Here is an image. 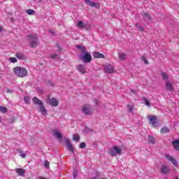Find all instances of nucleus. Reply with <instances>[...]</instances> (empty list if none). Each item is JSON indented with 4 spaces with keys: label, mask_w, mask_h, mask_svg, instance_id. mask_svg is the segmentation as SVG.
<instances>
[{
    "label": "nucleus",
    "mask_w": 179,
    "mask_h": 179,
    "mask_svg": "<svg viewBox=\"0 0 179 179\" xmlns=\"http://www.w3.org/2000/svg\"><path fill=\"white\" fill-rule=\"evenodd\" d=\"M13 73L18 78H26L29 75V71L22 66H16L13 69Z\"/></svg>",
    "instance_id": "1"
},
{
    "label": "nucleus",
    "mask_w": 179,
    "mask_h": 179,
    "mask_svg": "<svg viewBox=\"0 0 179 179\" xmlns=\"http://www.w3.org/2000/svg\"><path fill=\"white\" fill-rule=\"evenodd\" d=\"M28 38L30 41V45L32 48L37 47L38 44V38H37V35H28Z\"/></svg>",
    "instance_id": "2"
},
{
    "label": "nucleus",
    "mask_w": 179,
    "mask_h": 179,
    "mask_svg": "<svg viewBox=\"0 0 179 179\" xmlns=\"http://www.w3.org/2000/svg\"><path fill=\"white\" fill-rule=\"evenodd\" d=\"M122 152V150L121 148L117 147V145H115L113 148L110 149L109 154L110 155V156L114 157L117 156V155H120Z\"/></svg>",
    "instance_id": "3"
},
{
    "label": "nucleus",
    "mask_w": 179,
    "mask_h": 179,
    "mask_svg": "<svg viewBox=\"0 0 179 179\" xmlns=\"http://www.w3.org/2000/svg\"><path fill=\"white\" fill-rule=\"evenodd\" d=\"M80 58L81 61H83V62H85L86 64H88V62L92 61V55H90L89 52L84 53V55H81Z\"/></svg>",
    "instance_id": "4"
},
{
    "label": "nucleus",
    "mask_w": 179,
    "mask_h": 179,
    "mask_svg": "<svg viewBox=\"0 0 179 179\" xmlns=\"http://www.w3.org/2000/svg\"><path fill=\"white\" fill-rule=\"evenodd\" d=\"M165 89L167 92H174V86H173V83L170 80L165 82Z\"/></svg>",
    "instance_id": "5"
},
{
    "label": "nucleus",
    "mask_w": 179,
    "mask_h": 179,
    "mask_svg": "<svg viewBox=\"0 0 179 179\" xmlns=\"http://www.w3.org/2000/svg\"><path fill=\"white\" fill-rule=\"evenodd\" d=\"M92 110L90 105H87L83 108L82 111L84 113L85 115H90V114H92Z\"/></svg>",
    "instance_id": "6"
},
{
    "label": "nucleus",
    "mask_w": 179,
    "mask_h": 179,
    "mask_svg": "<svg viewBox=\"0 0 179 179\" xmlns=\"http://www.w3.org/2000/svg\"><path fill=\"white\" fill-rule=\"evenodd\" d=\"M106 73H113L114 72V66L111 64H106L103 66Z\"/></svg>",
    "instance_id": "7"
},
{
    "label": "nucleus",
    "mask_w": 179,
    "mask_h": 179,
    "mask_svg": "<svg viewBox=\"0 0 179 179\" xmlns=\"http://www.w3.org/2000/svg\"><path fill=\"white\" fill-rule=\"evenodd\" d=\"M148 120L150 121L149 124L152 127H156V124H157V117L155 115H150L148 116Z\"/></svg>",
    "instance_id": "8"
},
{
    "label": "nucleus",
    "mask_w": 179,
    "mask_h": 179,
    "mask_svg": "<svg viewBox=\"0 0 179 179\" xmlns=\"http://www.w3.org/2000/svg\"><path fill=\"white\" fill-rule=\"evenodd\" d=\"M85 2L87 3V5H90V6L92 8H97L98 9L100 8V3H95L91 1L90 0H85Z\"/></svg>",
    "instance_id": "9"
},
{
    "label": "nucleus",
    "mask_w": 179,
    "mask_h": 179,
    "mask_svg": "<svg viewBox=\"0 0 179 179\" xmlns=\"http://www.w3.org/2000/svg\"><path fill=\"white\" fill-rule=\"evenodd\" d=\"M166 159H167V160H169V162H171L173 164V166H175V167H178V163L177 162V160L174 158H173V157L166 155L165 156Z\"/></svg>",
    "instance_id": "10"
},
{
    "label": "nucleus",
    "mask_w": 179,
    "mask_h": 179,
    "mask_svg": "<svg viewBox=\"0 0 179 179\" xmlns=\"http://www.w3.org/2000/svg\"><path fill=\"white\" fill-rule=\"evenodd\" d=\"M59 103V101L57 99L52 98L49 99V104L52 106V107H57L58 106V104Z\"/></svg>",
    "instance_id": "11"
},
{
    "label": "nucleus",
    "mask_w": 179,
    "mask_h": 179,
    "mask_svg": "<svg viewBox=\"0 0 179 179\" xmlns=\"http://www.w3.org/2000/svg\"><path fill=\"white\" fill-rule=\"evenodd\" d=\"M66 146L68 150H69V152H71L72 153H73V152H75V149L72 146V143L68 138L66 139Z\"/></svg>",
    "instance_id": "12"
},
{
    "label": "nucleus",
    "mask_w": 179,
    "mask_h": 179,
    "mask_svg": "<svg viewBox=\"0 0 179 179\" xmlns=\"http://www.w3.org/2000/svg\"><path fill=\"white\" fill-rule=\"evenodd\" d=\"M77 71L78 72H80V73H82L83 75L86 73V68L82 64H79L77 66Z\"/></svg>",
    "instance_id": "13"
},
{
    "label": "nucleus",
    "mask_w": 179,
    "mask_h": 179,
    "mask_svg": "<svg viewBox=\"0 0 179 179\" xmlns=\"http://www.w3.org/2000/svg\"><path fill=\"white\" fill-rule=\"evenodd\" d=\"M15 57L16 58H17V59H20L21 61H23L27 59L24 54L22 53V52H17L15 55Z\"/></svg>",
    "instance_id": "14"
},
{
    "label": "nucleus",
    "mask_w": 179,
    "mask_h": 179,
    "mask_svg": "<svg viewBox=\"0 0 179 179\" xmlns=\"http://www.w3.org/2000/svg\"><path fill=\"white\" fill-rule=\"evenodd\" d=\"M161 173L162 174H169V173H170V169L169 168V166L163 165L161 167Z\"/></svg>",
    "instance_id": "15"
},
{
    "label": "nucleus",
    "mask_w": 179,
    "mask_h": 179,
    "mask_svg": "<svg viewBox=\"0 0 179 179\" xmlns=\"http://www.w3.org/2000/svg\"><path fill=\"white\" fill-rule=\"evenodd\" d=\"M15 173H17V174H18V176H21L23 177V176H24L26 171L22 168H17L15 169Z\"/></svg>",
    "instance_id": "16"
},
{
    "label": "nucleus",
    "mask_w": 179,
    "mask_h": 179,
    "mask_svg": "<svg viewBox=\"0 0 179 179\" xmlns=\"http://www.w3.org/2000/svg\"><path fill=\"white\" fill-rule=\"evenodd\" d=\"M172 145L176 150L179 151V139L173 141Z\"/></svg>",
    "instance_id": "17"
},
{
    "label": "nucleus",
    "mask_w": 179,
    "mask_h": 179,
    "mask_svg": "<svg viewBox=\"0 0 179 179\" xmlns=\"http://www.w3.org/2000/svg\"><path fill=\"white\" fill-rule=\"evenodd\" d=\"M39 111L43 114V115L47 114V110H45V108L43 103L39 105Z\"/></svg>",
    "instance_id": "18"
},
{
    "label": "nucleus",
    "mask_w": 179,
    "mask_h": 179,
    "mask_svg": "<svg viewBox=\"0 0 179 179\" xmlns=\"http://www.w3.org/2000/svg\"><path fill=\"white\" fill-rule=\"evenodd\" d=\"M94 58H105V56L103 55V53H100L99 52H95L93 54Z\"/></svg>",
    "instance_id": "19"
},
{
    "label": "nucleus",
    "mask_w": 179,
    "mask_h": 179,
    "mask_svg": "<svg viewBox=\"0 0 179 179\" xmlns=\"http://www.w3.org/2000/svg\"><path fill=\"white\" fill-rule=\"evenodd\" d=\"M32 101L34 104H37L38 106L43 104V101H41V100L38 99L36 96L33 98Z\"/></svg>",
    "instance_id": "20"
},
{
    "label": "nucleus",
    "mask_w": 179,
    "mask_h": 179,
    "mask_svg": "<svg viewBox=\"0 0 179 179\" xmlns=\"http://www.w3.org/2000/svg\"><path fill=\"white\" fill-rule=\"evenodd\" d=\"M53 135L55 138H57V139H61L62 138V134L57 130L53 131Z\"/></svg>",
    "instance_id": "21"
},
{
    "label": "nucleus",
    "mask_w": 179,
    "mask_h": 179,
    "mask_svg": "<svg viewBox=\"0 0 179 179\" xmlns=\"http://www.w3.org/2000/svg\"><path fill=\"white\" fill-rule=\"evenodd\" d=\"M77 48L78 50H80V51L83 52V54H85V52H88L87 50H86V47L78 45H77Z\"/></svg>",
    "instance_id": "22"
},
{
    "label": "nucleus",
    "mask_w": 179,
    "mask_h": 179,
    "mask_svg": "<svg viewBox=\"0 0 179 179\" xmlns=\"http://www.w3.org/2000/svg\"><path fill=\"white\" fill-rule=\"evenodd\" d=\"M148 143H151V145H155L156 143V139L155 137L152 136H148Z\"/></svg>",
    "instance_id": "23"
},
{
    "label": "nucleus",
    "mask_w": 179,
    "mask_h": 179,
    "mask_svg": "<svg viewBox=\"0 0 179 179\" xmlns=\"http://www.w3.org/2000/svg\"><path fill=\"white\" fill-rule=\"evenodd\" d=\"M168 132H170V129L167 127H163L160 130L161 134H168Z\"/></svg>",
    "instance_id": "24"
},
{
    "label": "nucleus",
    "mask_w": 179,
    "mask_h": 179,
    "mask_svg": "<svg viewBox=\"0 0 179 179\" xmlns=\"http://www.w3.org/2000/svg\"><path fill=\"white\" fill-rule=\"evenodd\" d=\"M77 26L79 29H85V27H86V24H85L83 21H79Z\"/></svg>",
    "instance_id": "25"
},
{
    "label": "nucleus",
    "mask_w": 179,
    "mask_h": 179,
    "mask_svg": "<svg viewBox=\"0 0 179 179\" xmlns=\"http://www.w3.org/2000/svg\"><path fill=\"white\" fill-rule=\"evenodd\" d=\"M118 57L120 61H124L125 58H127V55H125V53L122 52L118 54Z\"/></svg>",
    "instance_id": "26"
},
{
    "label": "nucleus",
    "mask_w": 179,
    "mask_h": 179,
    "mask_svg": "<svg viewBox=\"0 0 179 179\" xmlns=\"http://www.w3.org/2000/svg\"><path fill=\"white\" fill-rule=\"evenodd\" d=\"M161 75L163 80H166V82L169 80V76L165 72H162Z\"/></svg>",
    "instance_id": "27"
},
{
    "label": "nucleus",
    "mask_w": 179,
    "mask_h": 179,
    "mask_svg": "<svg viewBox=\"0 0 179 179\" xmlns=\"http://www.w3.org/2000/svg\"><path fill=\"white\" fill-rule=\"evenodd\" d=\"M142 99L144 101L145 106H147V107H148V108H150V101H149V99H148L145 97H143Z\"/></svg>",
    "instance_id": "28"
},
{
    "label": "nucleus",
    "mask_w": 179,
    "mask_h": 179,
    "mask_svg": "<svg viewBox=\"0 0 179 179\" xmlns=\"http://www.w3.org/2000/svg\"><path fill=\"white\" fill-rule=\"evenodd\" d=\"M73 140L75 142H79L80 141V136H79V135H78V134H73Z\"/></svg>",
    "instance_id": "29"
},
{
    "label": "nucleus",
    "mask_w": 179,
    "mask_h": 179,
    "mask_svg": "<svg viewBox=\"0 0 179 179\" xmlns=\"http://www.w3.org/2000/svg\"><path fill=\"white\" fill-rule=\"evenodd\" d=\"M0 111L3 114H6V113H8V108H6L5 106H0Z\"/></svg>",
    "instance_id": "30"
},
{
    "label": "nucleus",
    "mask_w": 179,
    "mask_h": 179,
    "mask_svg": "<svg viewBox=\"0 0 179 179\" xmlns=\"http://www.w3.org/2000/svg\"><path fill=\"white\" fill-rule=\"evenodd\" d=\"M9 61H10V62H12L13 64H15V63L17 62V59H16L15 57H10Z\"/></svg>",
    "instance_id": "31"
},
{
    "label": "nucleus",
    "mask_w": 179,
    "mask_h": 179,
    "mask_svg": "<svg viewBox=\"0 0 179 179\" xmlns=\"http://www.w3.org/2000/svg\"><path fill=\"white\" fill-rule=\"evenodd\" d=\"M127 108H129V113H132L134 111V106L131 104L127 105Z\"/></svg>",
    "instance_id": "32"
},
{
    "label": "nucleus",
    "mask_w": 179,
    "mask_h": 179,
    "mask_svg": "<svg viewBox=\"0 0 179 179\" xmlns=\"http://www.w3.org/2000/svg\"><path fill=\"white\" fill-rule=\"evenodd\" d=\"M24 100L26 104H29V103H30V97L29 96H24Z\"/></svg>",
    "instance_id": "33"
},
{
    "label": "nucleus",
    "mask_w": 179,
    "mask_h": 179,
    "mask_svg": "<svg viewBox=\"0 0 179 179\" xmlns=\"http://www.w3.org/2000/svg\"><path fill=\"white\" fill-rule=\"evenodd\" d=\"M79 148L80 149H85L86 148V143L85 142L80 143Z\"/></svg>",
    "instance_id": "34"
},
{
    "label": "nucleus",
    "mask_w": 179,
    "mask_h": 179,
    "mask_svg": "<svg viewBox=\"0 0 179 179\" xmlns=\"http://www.w3.org/2000/svg\"><path fill=\"white\" fill-rule=\"evenodd\" d=\"M73 176L74 179H76V177H78V171L76 169L73 171Z\"/></svg>",
    "instance_id": "35"
},
{
    "label": "nucleus",
    "mask_w": 179,
    "mask_h": 179,
    "mask_svg": "<svg viewBox=\"0 0 179 179\" xmlns=\"http://www.w3.org/2000/svg\"><path fill=\"white\" fill-rule=\"evenodd\" d=\"M27 15H33L34 13V10L28 9L27 10Z\"/></svg>",
    "instance_id": "36"
},
{
    "label": "nucleus",
    "mask_w": 179,
    "mask_h": 179,
    "mask_svg": "<svg viewBox=\"0 0 179 179\" xmlns=\"http://www.w3.org/2000/svg\"><path fill=\"white\" fill-rule=\"evenodd\" d=\"M45 167H46V169H50V162H48V161L45 162Z\"/></svg>",
    "instance_id": "37"
},
{
    "label": "nucleus",
    "mask_w": 179,
    "mask_h": 179,
    "mask_svg": "<svg viewBox=\"0 0 179 179\" xmlns=\"http://www.w3.org/2000/svg\"><path fill=\"white\" fill-rule=\"evenodd\" d=\"M51 58H52L53 59H55L57 58H59V57L58 56V55L54 54L51 55Z\"/></svg>",
    "instance_id": "38"
},
{
    "label": "nucleus",
    "mask_w": 179,
    "mask_h": 179,
    "mask_svg": "<svg viewBox=\"0 0 179 179\" xmlns=\"http://www.w3.org/2000/svg\"><path fill=\"white\" fill-rule=\"evenodd\" d=\"M136 27H138V29H139V30H141V31H143V28L141 26H139L138 24H136Z\"/></svg>",
    "instance_id": "39"
},
{
    "label": "nucleus",
    "mask_w": 179,
    "mask_h": 179,
    "mask_svg": "<svg viewBox=\"0 0 179 179\" xmlns=\"http://www.w3.org/2000/svg\"><path fill=\"white\" fill-rule=\"evenodd\" d=\"M142 59H143V62H144L145 64H148V60H146V58L145 57V56H143V57H142Z\"/></svg>",
    "instance_id": "40"
},
{
    "label": "nucleus",
    "mask_w": 179,
    "mask_h": 179,
    "mask_svg": "<svg viewBox=\"0 0 179 179\" xmlns=\"http://www.w3.org/2000/svg\"><path fill=\"white\" fill-rule=\"evenodd\" d=\"M144 19H150V15L148 14H145L144 15Z\"/></svg>",
    "instance_id": "41"
},
{
    "label": "nucleus",
    "mask_w": 179,
    "mask_h": 179,
    "mask_svg": "<svg viewBox=\"0 0 179 179\" xmlns=\"http://www.w3.org/2000/svg\"><path fill=\"white\" fill-rule=\"evenodd\" d=\"M20 157H22V159H24V157H26V154L24 153H22L20 155Z\"/></svg>",
    "instance_id": "42"
},
{
    "label": "nucleus",
    "mask_w": 179,
    "mask_h": 179,
    "mask_svg": "<svg viewBox=\"0 0 179 179\" xmlns=\"http://www.w3.org/2000/svg\"><path fill=\"white\" fill-rule=\"evenodd\" d=\"M131 92L133 94H136V90H131Z\"/></svg>",
    "instance_id": "43"
},
{
    "label": "nucleus",
    "mask_w": 179,
    "mask_h": 179,
    "mask_svg": "<svg viewBox=\"0 0 179 179\" xmlns=\"http://www.w3.org/2000/svg\"><path fill=\"white\" fill-rule=\"evenodd\" d=\"M7 93H13V91L12 90H7Z\"/></svg>",
    "instance_id": "44"
},
{
    "label": "nucleus",
    "mask_w": 179,
    "mask_h": 179,
    "mask_svg": "<svg viewBox=\"0 0 179 179\" xmlns=\"http://www.w3.org/2000/svg\"><path fill=\"white\" fill-rule=\"evenodd\" d=\"M38 179H47V178H43V176H39V177H38Z\"/></svg>",
    "instance_id": "45"
},
{
    "label": "nucleus",
    "mask_w": 179,
    "mask_h": 179,
    "mask_svg": "<svg viewBox=\"0 0 179 179\" xmlns=\"http://www.w3.org/2000/svg\"><path fill=\"white\" fill-rule=\"evenodd\" d=\"M49 85H50V86H54V84H53L52 83L50 82V83H49Z\"/></svg>",
    "instance_id": "46"
},
{
    "label": "nucleus",
    "mask_w": 179,
    "mask_h": 179,
    "mask_svg": "<svg viewBox=\"0 0 179 179\" xmlns=\"http://www.w3.org/2000/svg\"><path fill=\"white\" fill-rule=\"evenodd\" d=\"M2 31V28L0 27V33Z\"/></svg>",
    "instance_id": "47"
},
{
    "label": "nucleus",
    "mask_w": 179,
    "mask_h": 179,
    "mask_svg": "<svg viewBox=\"0 0 179 179\" xmlns=\"http://www.w3.org/2000/svg\"><path fill=\"white\" fill-rule=\"evenodd\" d=\"M85 129H86V131H89V129H88V128H86Z\"/></svg>",
    "instance_id": "48"
},
{
    "label": "nucleus",
    "mask_w": 179,
    "mask_h": 179,
    "mask_svg": "<svg viewBox=\"0 0 179 179\" xmlns=\"http://www.w3.org/2000/svg\"><path fill=\"white\" fill-rule=\"evenodd\" d=\"M0 122H1V117H0Z\"/></svg>",
    "instance_id": "49"
}]
</instances>
